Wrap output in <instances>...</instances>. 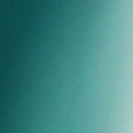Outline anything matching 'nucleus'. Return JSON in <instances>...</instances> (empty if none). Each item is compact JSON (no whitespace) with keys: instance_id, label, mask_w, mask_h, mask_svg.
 Listing matches in <instances>:
<instances>
[{"instance_id":"nucleus-4","label":"nucleus","mask_w":133,"mask_h":133,"mask_svg":"<svg viewBox=\"0 0 133 133\" xmlns=\"http://www.w3.org/2000/svg\"><path fill=\"white\" fill-rule=\"evenodd\" d=\"M59 58H80V57H61L59 55Z\"/></svg>"},{"instance_id":"nucleus-6","label":"nucleus","mask_w":133,"mask_h":133,"mask_svg":"<svg viewBox=\"0 0 133 133\" xmlns=\"http://www.w3.org/2000/svg\"><path fill=\"white\" fill-rule=\"evenodd\" d=\"M58 34H59V33H58Z\"/></svg>"},{"instance_id":"nucleus-5","label":"nucleus","mask_w":133,"mask_h":133,"mask_svg":"<svg viewBox=\"0 0 133 133\" xmlns=\"http://www.w3.org/2000/svg\"><path fill=\"white\" fill-rule=\"evenodd\" d=\"M66 45L64 43H62V45L63 46H64V45Z\"/></svg>"},{"instance_id":"nucleus-2","label":"nucleus","mask_w":133,"mask_h":133,"mask_svg":"<svg viewBox=\"0 0 133 133\" xmlns=\"http://www.w3.org/2000/svg\"><path fill=\"white\" fill-rule=\"evenodd\" d=\"M59 59V63L62 60H81L87 59Z\"/></svg>"},{"instance_id":"nucleus-7","label":"nucleus","mask_w":133,"mask_h":133,"mask_svg":"<svg viewBox=\"0 0 133 133\" xmlns=\"http://www.w3.org/2000/svg\"><path fill=\"white\" fill-rule=\"evenodd\" d=\"M58 67H59V66H58Z\"/></svg>"},{"instance_id":"nucleus-3","label":"nucleus","mask_w":133,"mask_h":133,"mask_svg":"<svg viewBox=\"0 0 133 133\" xmlns=\"http://www.w3.org/2000/svg\"><path fill=\"white\" fill-rule=\"evenodd\" d=\"M68 65L67 63L66 62H65L62 63V65L63 67L65 68Z\"/></svg>"},{"instance_id":"nucleus-1","label":"nucleus","mask_w":133,"mask_h":133,"mask_svg":"<svg viewBox=\"0 0 133 133\" xmlns=\"http://www.w3.org/2000/svg\"><path fill=\"white\" fill-rule=\"evenodd\" d=\"M6 60H55L56 61V111H58V59H6Z\"/></svg>"},{"instance_id":"nucleus-8","label":"nucleus","mask_w":133,"mask_h":133,"mask_svg":"<svg viewBox=\"0 0 133 133\" xmlns=\"http://www.w3.org/2000/svg\"><path fill=\"white\" fill-rule=\"evenodd\" d=\"M58 35H59V34H58Z\"/></svg>"}]
</instances>
